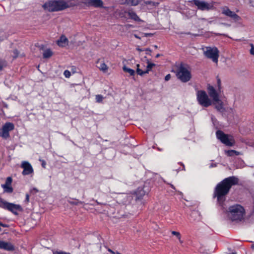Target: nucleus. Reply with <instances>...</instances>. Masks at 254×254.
<instances>
[{"instance_id":"nucleus-1","label":"nucleus","mask_w":254,"mask_h":254,"mask_svg":"<svg viewBox=\"0 0 254 254\" xmlns=\"http://www.w3.org/2000/svg\"><path fill=\"white\" fill-rule=\"evenodd\" d=\"M239 179L235 176L225 178L217 185L214 191V197H216L220 204L223 203L226 199L231 188L238 184Z\"/></svg>"},{"instance_id":"nucleus-3","label":"nucleus","mask_w":254,"mask_h":254,"mask_svg":"<svg viewBox=\"0 0 254 254\" xmlns=\"http://www.w3.org/2000/svg\"><path fill=\"white\" fill-rule=\"evenodd\" d=\"M245 211L244 207L239 204L232 205L229 208L228 217L232 221H241L244 218Z\"/></svg>"},{"instance_id":"nucleus-4","label":"nucleus","mask_w":254,"mask_h":254,"mask_svg":"<svg viewBox=\"0 0 254 254\" xmlns=\"http://www.w3.org/2000/svg\"><path fill=\"white\" fill-rule=\"evenodd\" d=\"M203 55L207 59L217 64L219 57V51L216 47H203L201 48Z\"/></svg>"},{"instance_id":"nucleus-11","label":"nucleus","mask_w":254,"mask_h":254,"mask_svg":"<svg viewBox=\"0 0 254 254\" xmlns=\"http://www.w3.org/2000/svg\"><path fill=\"white\" fill-rule=\"evenodd\" d=\"M207 92L209 96L212 99V102L214 101H218L220 99L219 95L221 90H218V89H215L214 87L208 84L207 87Z\"/></svg>"},{"instance_id":"nucleus-16","label":"nucleus","mask_w":254,"mask_h":254,"mask_svg":"<svg viewBox=\"0 0 254 254\" xmlns=\"http://www.w3.org/2000/svg\"><path fill=\"white\" fill-rule=\"evenodd\" d=\"M68 44V40L64 35H62L60 38L57 41V44L60 47H64Z\"/></svg>"},{"instance_id":"nucleus-41","label":"nucleus","mask_w":254,"mask_h":254,"mask_svg":"<svg viewBox=\"0 0 254 254\" xmlns=\"http://www.w3.org/2000/svg\"><path fill=\"white\" fill-rule=\"evenodd\" d=\"M134 36L137 38V39H140L141 38L140 37H139L136 34H134Z\"/></svg>"},{"instance_id":"nucleus-42","label":"nucleus","mask_w":254,"mask_h":254,"mask_svg":"<svg viewBox=\"0 0 254 254\" xmlns=\"http://www.w3.org/2000/svg\"><path fill=\"white\" fill-rule=\"evenodd\" d=\"M136 50H137V51H139V52H141V51H142V50H141V49H139V48H136Z\"/></svg>"},{"instance_id":"nucleus-10","label":"nucleus","mask_w":254,"mask_h":254,"mask_svg":"<svg viewBox=\"0 0 254 254\" xmlns=\"http://www.w3.org/2000/svg\"><path fill=\"white\" fill-rule=\"evenodd\" d=\"M193 3L201 10H209L214 7L213 2L208 3L203 0H193Z\"/></svg>"},{"instance_id":"nucleus-9","label":"nucleus","mask_w":254,"mask_h":254,"mask_svg":"<svg viewBox=\"0 0 254 254\" xmlns=\"http://www.w3.org/2000/svg\"><path fill=\"white\" fill-rule=\"evenodd\" d=\"M14 126L13 124L7 122L0 129V136L3 138L6 139L9 137V131L14 129Z\"/></svg>"},{"instance_id":"nucleus-30","label":"nucleus","mask_w":254,"mask_h":254,"mask_svg":"<svg viewBox=\"0 0 254 254\" xmlns=\"http://www.w3.org/2000/svg\"><path fill=\"white\" fill-rule=\"evenodd\" d=\"M136 73L137 74L141 75V76L143 75L144 74L146 73L145 72V71H143L141 69H140V68L136 69Z\"/></svg>"},{"instance_id":"nucleus-15","label":"nucleus","mask_w":254,"mask_h":254,"mask_svg":"<svg viewBox=\"0 0 254 254\" xmlns=\"http://www.w3.org/2000/svg\"><path fill=\"white\" fill-rule=\"evenodd\" d=\"M12 182V179L10 177L7 178L5 183L1 185V187L6 192L11 193L13 191V189L11 187V184Z\"/></svg>"},{"instance_id":"nucleus-45","label":"nucleus","mask_w":254,"mask_h":254,"mask_svg":"<svg viewBox=\"0 0 254 254\" xmlns=\"http://www.w3.org/2000/svg\"><path fill=\"white\" fill-rule=\"evenodd\" d=\"M252 248L254 249V244L252 245Z\"/></svg>"},{"instance_id":"nucleus-36","label":"nucleus","mask_w":254,"mask_h":254,"mask_svg":"<svg viewBox=\"0 0 254 254\" xmlns=\"http://www.w3.org/2000/svg\"><path fill=\"white\" fill-rule=\"evenodd\" d=\"M170 78H171V75L170 74L166 75V76L165 77V80L166 81L170 80Z\"/></svg>"},{"instance_id":"nucleus-20","label":"nucleus","mask_w":254,"mask_h":254,"mask_svg":"<svg viewBox=\"0 0 254 254\" xmlns=\"http://www.w3.org/2000/svg\"><path fill=\"white\" fill-rule=\"evenodd\" d=\"M90 5L95 7H102L103 2L101 0H91Z\"/></svg>"},{"instance_id":"nucleus-5","label":"nucleus","mask_w":254,"mask_h":254,"mask_svg":"<svg viewBox=\"0 0 254 254\" xmlns=\"http://www.w3.org/2000/svg\"><path fill=\"white\" fill-rule=\"evenodd\" d=\"M196 99L198 104L204 107H208L212 104L211 99L209 98L206 92L204 90L197 91Z\"/></svg>"},{"instance_id":"nucleus-47","label":"nucleus","mask_w":254,"mask_h":254,"mask_svg":"<svg viewBox=\"0 0 254 254\" xmlns=\"http://www.w3.org/2000/svg\"><path fill=\"white\" fill-rule=\"evenodd\" d=\"M183 165V169H185V166L184 165Z\"/></svg>"},{"instance_id":"nucleus-28","label":"nucleus","mask_w":254,"mask_h":254,"mask_svg":"<svg viewBox=\"0 0 254 254\" xmlns=\"http://www.w3.org/2000/svg\"><path fill=\"white\" fill-rule=\"evenodd\" d=\"M145 5H150L152 6H156L158 5V3L152 1H146L144 2Z\"/></svg>"},{"instance_id":"nucleus-43","label":"nucleus","mask_w":254,"mask_h":254,"mask_svg":"<svg viewBox=\"0 0 254 254\" xmlns=\"http://www.w3.org/2000/svg\"><path fill=\"white\" fill-rule=\"evenodd\" d=\"M139 64H136V69H138V68H139Z\"/></svg>"},{"instance_id":"nucleus-22","label":"nucleus","mask_w":254,"mask_h":254,"mask_svg":"<svg viewBox=\"0 0 254 254\" xmlns=\"http://www.w3.org/2000/svg\"><path fill=\"white\" fill-rule=\"evenodd\" d=\"M225 154L228 156H233L234 155H239L240 152L234 150H227L225 151Z\"/></svg>"},{"instance_id":"nucleus-37","label":"nucleus","mask_w":254,"mask_h":254,"mask_svg":"<svg viewBox=\"0 0 254 254\" xmlns=\"http://www.w3.org/2000/svg\"><path fill=\"white\" fill-rule=\"evenodd\" d=\"M142 35H143V36L145 37H147L151 35L150 33H142Z\"/></svg>"},{"instance_id":"nucleus-48","label":"nucleus","mask_w":254,"mask_h":254,"mask_svg":"<svg viewBox=\"0 0 254 254\" xmlns=\"http://www.w3.org/2000/svg\"><path fill=\"white\" fill-rule=\"evenodd\" d=\"M117 254H120V253L117 252Z\"/></svg>"},{"instance_id":"nucleus-19","label":"nucleus","mask_w":254,"mask_h":254,"mask_svg":"<svg viewBox=\"0 0 254 254\" xmlns=\"http://www.w3.org/2000/svg\"><path fill=\"white\" fill-rule=\"evenodd\" d=\"M97 66L100 70L103 72L105 73L108 71V67L103 62H100L98 61L97 62Z\"/></svg>"},{"instance_id":"nucleus-32","label":"nucleus","mask_w":254,"mask_h":254,"mask_svg":"<svg viewBox=\"0 0 254 254\" xmlns=\"http://www.w3.org/2000/svg\"><path fill=\"white\" fill-rule=\"evenodd\" d=\"M6 65V63L5 61L0 60V70Z\"/></svg>"},{"instance_id":"nucleus-21","label":"nucleus","mask_w":254,"mask_h":254,"mask_svg":"<svg viewBox=\"0 0 254 254\" xmlns=\"http://www.w3.org/2000/svg\"><path fill=\"white\" fill-rule=\"evenodd\" d=\"M52 55H53V52L49 49H46L45 50H44L43 54V58H45V59L49 58Z\"/></svg>"},{"instance_id":"nucleus-12","label":"nucleus","mask_w":254,"mask_h":254,"mask_svg":"<svg viewBox=\"0 0 254 254\" xmlns=\"http://www.w3.org/2000/svg\"><path fill=\"white\" fill-rule=\"evenodd\" d=\"M222 13L225 15L232 18L235 22L238 21L241 19V17L235 13L234 11H231L227 7H223L222 8Z\"/></svg>"},{"instance_id":"nucleus-26","label":"nucleus","mask_w":254,"mask_h":254,"mask_svg":"<svg viewBox=\"0 0 254 254\" xmlns=\"http://www.w3.org/2000/svg\"><path fill=\"white\" fill-rule=\"evenodd\" d=\"M171 233L177 238L180 243H183V241L181 240V235L180 232L173 231L171 232Z\"/></svg>"},{"instance_id":"nucleus-14","label":"nucleus","mask_w":254,"mask_h":254,"mask_svg":"<svg viewBox=\"0 0 254 254\" xmlns=\"http://www.w3.org/2000/svg\"><path fill=\"white\" fill-rule=\"evenodd\" d=\"M0 249H3L7 251H12L14 250V247L10 242L0 240Z\"/></svg>"},{"instance_id":"nucleus-31","label":"nucleus","mask_w":254,"mask_h":254,"mask_svg":"<svg viewBox=\"0 0 254 254\" xmlns=\"http://www.w3.org/2000/svg\"><path fill=\"white\" fill-rule=\"evenodd\" d=\"M64 74L66 78H69L71 75L70 72L68 70H65L64 72Z\"/></svg>"},{"instance_id":"nucleus-25","label":"nucleus","mask_w":254,"mask_h":254,"mask_svg":"<svg viewBox=\"0 0 254 254\" xmlns=\"http://www.w3.org/2000/svg\"><path fill=\"white\" fill-rule=\"evenodd\" d=\"M139 1V0H126V2L128 4L133 6L137 5Z\"/></svg>"},{"instance_id":"nucleus-33","label":"nucleus","mask_w":254,"mask_h":254,"mask_svg":"<svg viewBox=\"0 0 254 254\" xmlns=\"http://www.w3.org/2000/svg\"><path fill=\"white\" fill-rule=\"evenodd\" d=\"M250 45L251 47L250 51V53L252 55H254V45L252 43H251Z\"/></svg>"},{"instance_id":"nucleus-39","label":"nucleus","mask_w":254,"mask_h":254,"mask_svg":"<svg viewBox=\"0 0 254 254\" xmlns=\"http://www.w3.org/2000/svg\"><path fill=\"white\" fill-rule=\"evenodd\" d=\"M42 165L43 167L45 168L46 162L44 161H42Z\"/></svg>"},{"instance_id":"nucleus-8","label":"nucleus","mask_w":254,"mask_h":254,"mask_svg":"<svg viewBox=\"0 0 254 254\" xmlns=\"http://www.w3.org/2000/svg\"><path fill=\"white\" fill-rule=\"evenodd\" d=\"M0 207L8 210L14 214H17L18 212L22 210V208L20 205L9 203L3 200H0Z\"/></svg>"},{"instance_id":"nucleus-17","label":"nucleus","mask_w":254,"mask_h":254,"mask_svg":"<svg viewBox=\"0 0 254 254\" xmlns=\"http://www.w3.org/2000/svg\"><path fill=\"white\" fill-rule=\"evenodd\" d=\"M126 13L127 14L128 16H129V17L130 19H131L135 21H138V22L141 21V20L137 15L136 13L134 11H133L132 10L129 9L128 11H127L126 12Z\"/></svg>"},{"instance_id":"nucleus-40","label":"nucleus","mask_w":254,"mask_h":254,"mask_svg":"<svg viewBox=\"0 0 254 254\" xmlns=\"http://www.w3.org/2000/svg\"><path fill=\"white\" fill-rule=\"evenodd\" d=\"M108 251L110 252L112 254H115V253L110 249H108Z\"/></svg>"},{"instance_id":"nucleus-44","label":"nucleus","mask_w":254,"mask_h":254,"mask_svg":"<svg viewBox=\"0 0 254 254\" xmlns=\"http://www.w3.org/2000/svg\"><path fill=\"white\" fill-rule=\"evenodd\" d=\"M159 56H160V54H157V55L156 56V58H158Z\"/></svg>"},{"instance_id":"nucleus-29","label":"nucleus","mask_w":254,"mask_h":254,"mask_svg":"<svg viewBox=\"0 0 254 254\" xmlns=\"http://www.w3.org/2000/svg\"><path fill=\"white\" fill-rule=\"evenodd\" d=\"M104 99V97L101 95H97L96 96V101L97 103H101Z\"/></svg>"},{"instance_id":"nucleus-27","label":"nucleus","mask_w":254,"mask_h":254,"mask_svg":"<svg viewBox=\"0 0 254 254\" xmlns=\"http://www.w3.org/2000/svg\"><path fill=\"white\" fill-rule=\"evenodd\" d=\"M155 64L153 63H149V62H147V69L145 70L146 73H148L149 71L151 70L152 68L154 66Z\"/></svg>"},{"instance_id":"nucleus-46","label":"nucleus","mask_w":254,"mask_h":254,"mask_svg":"<svg viewBox=\"0 0 254 254\" xmlns=\"http://www.w3.org/2000/svg\"><path fill=\"white\" fill-rule=\"evenodd\" d=\"M171 187H172V188L175 189V188H174V187L173 186V185H171Z\"/></svg>"},{"instance_id":"nucleus-18","label":"nucleus","mask_w":254,"mask_h":254,"mask_svg":"<svg viewBox=\"0 0 254 254\" xmlns=\"http://www.w3.org/2000/svg\"><path fill=\"white\" fill-rule=\"evenodd\" d=\"M215 106V108L220 112H223L224 111V109L223 107V102L219 99L218 101H214L212 102Z\"/></svg>"},{"instance_id":"nucleus-34","label":"nucleus","mask_w":254,"mask_h":254,"mask_svg":"<svg viewBox=\"0 0 254 254\" xmlns=\"http://www.w3.org/2000/svg\"><path fill=\"white\" fill-rule=\"evenodd\" d=\"M217 89H218V90H221V80L219 78H217Z\"/></svg>"},{"instance_id":"nucleus-24","label":"nucleus","mask_w":254,"mask_h":254,"mask_svg":"<svg viewBox=\"0 0 254 254\" xmlns=\"http://www.w3.org/2000/svg\"><path fill=\"white\" fill-rule=\"evenodd\" d=\"M72 1L75 2L74 5H77L79 2H82L85 4L90 5L91 0H71Z\"/></svg>"},{"instance_id":"nucleus-7","label":"nucleus","mask_w":254,"mask_h":254,"mask_svg":"<svg viewBox=\"0 0 254 254\" xmlns=\"http://www.w3.org/2000/svg\"><path fill=\"white\" fill-rule=\"evenodd\" d=\"M216 134L217 138L226 145L232 146L234 145L235 142L233 136L225 134L221 130L217 131Z\"/></svg>"},{"instance_id":"nucleus-23","label":"nucleus","mask_w":254,"mask_h":254,"mask_svg":"<svg viewBox=\"0 0 254 254\" xmlns=\"http://www.w3.org/2000/svg\"><path fill=\"white\" fill-rule=\"evenodd\" d=\"M123 69L125 72L128 73L130 76H134L135 74V71L134 70L127 67L126 65L123 66Z\"/></svg>"},{"instance_id":"nucleus-2","label":"nucleus","mask_w":254,"mask_h":254,"mask_svg":"<svg viewBox=\"0 0 254 254\" xmlns=\"http://www.w3.org/2000/svg\"><path fill=\"white\" fill-rule=\"evenodd\" d=\"M75 2L71 0H52L43 5V8L50 12L59 11L74 6Z\"/></svg>"},{"instance_id":"nucleus-13","label":"nucleus","mask_w":254,"mask_h":254,"mask_svg":"<svg viewBox=\"0 0 254 254\" xmlns=\"http://www.w3.org/2000/svg\"><path fill=\"white\" fill-rule=\"evenodd\" d=\"M21 167L23 169V171L22 172V174L23 175H28L33 173V168L28 162H22Z\"/></svg>"},{"instance_id":"nucleus-6","label":"nucleus","mask_w":254,"mask_h":254,"mask_svg":"<svg viewBox=\"0 0 254 254\" xmlns=\"http://www.w3.org/2000/svg\"><path fill=\"white\" fill-rule=\"evenodd\" d=\"M177 76L183 82L189 81L191 78V74L188 68L184 65H181L178 69Z\"/></svg>"},{"instance_id":"nucleus-35","label":"nucleus","mask_w":254,"mask_h":254,"mask_svg":"<svg viewBox=\"0 0 254 254\" xmlns=\"http://www.w3.org/2000/svg\"><path fill=\"white\" fill-rule=\"evenodd\" d=\"M53 254H70L68 253L65 252L60 251V252H55Z\"/></svg>"},{"instance_id":"nucleus-38","label":"nucleus","mask_w":254,"mask_h":254,"mask_svg":"<svg viewBox=\"0 0 254 254\" xmlns=\"http://www.w3.org/2000/svg\"><path fill=\"white\" fill-rule=\"evenodd\" d=\"M29 196L28 194H26V201L27 202H28L29 201Z\"/></svg>"}]
</instances>
